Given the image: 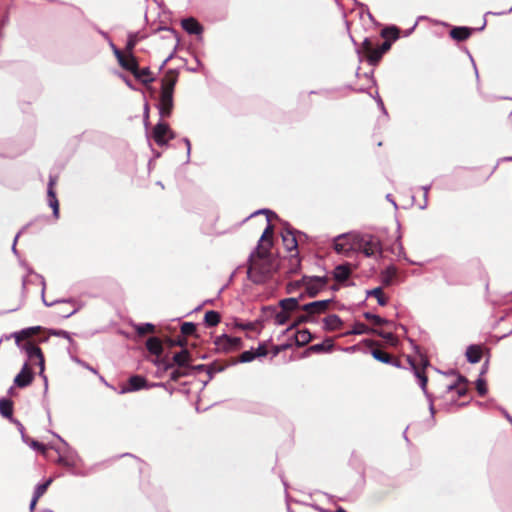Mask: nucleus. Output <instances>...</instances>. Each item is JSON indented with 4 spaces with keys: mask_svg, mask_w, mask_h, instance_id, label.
<instances>
[{
    "mask_svg": "<svg viewBox=\"0 0 512 512\" xmlns=\"http://www.w3.org/2000/svg\"><path fill=\"white\" fill-rule=\"evenodd\" d=\"M248 262L247 277L255 284L265 283L277 268L271 253L261 245L250 254Z\"/></svg>",
    "mask_w": 512,
    "mask_h": 512,
    "instance_id": "1",
    "label": "nucleus"
},
{
    "mask_svg": "<svg viewBox=\"0 0 512 512\" xmlns=\"http://www.w3.org/2000/svg\"><path fill=\"white\" fill-rule=\"evenodd\" d=\"M178 80L176 70H168L161 80V92L159 95L157 109L162 119L171 116L174 107V88Z\"/></svg>",
    "mask_w": 512,
    "mask_h": 512,
    "instance_id": "2",
    "label": "nucleus"
},
{
    "mask_svg": "<svg viewBox=\"0 0 512 512\" xmlns=\"http://www.w3.org/2000/svg\"><path fill=\"white\" fill-rule=\"evenodd\" d=\"M39 329V326L23 329L20 332H16L14 334V338L16 344L20 346L22 350L25 351L28 361H30L32 364L39 366V375H43V370L45 369V361L41 349L35 344H33L31 341H27L26 343L20 345V342L22 340L31 337Z\"/></svg>",
    "mask_w": 512,
    "mask_h": 512,
    "instance_id": "3",
    "label": "nucleus"
},
{
    "mask_svg": "<svg viewBox=\"0 0 512 512\" xmlns=\"http://www.w3.org/2000/svg\"><path fill=\"white\" fill-rule=\"evenodd\" d=\"M359 234L347 233L337 236L334 239V249L339 254L348 255L352 251H356Z\"/></svg>",
    "mask_w": 512,
    "mask_h": 512,
    "instance_id": "4",
    "label": "nucleus"
},
{
    "mask_svg": "<svg viewBox=\"0 0 512 512\" xmlns=\"http://www.w3.org/2000/svg\"><path fill=\"white\" fill-rule=\"evenodd\" d=\"M391 47V43L386 40L379 47L374 48L370 39L366 38L362 43V49L367 56L370 64L375 65L379 62L385 52Z\"/></svg>",
    "mask_w": 512,
    "mask_h": 512,
    "instance_id": "5",
    "label": "nucleus"
},
{
    "mask_svg": "<svg viewBox=\"0 0 512 512\" xmlns=\"http://www.w3.org/2000/svg\"><path fill=\"white\" fill-rule=\"evenodd\" d=\"M357 239L356 250L361 251L365 256L372 257L381 252L380 241L375 236L359 234Z\"/></svg>",
    "mask_w": 512,
    "mask_h": 512,
    "instance_id": "6",
    "label": "nucleus"
},
{
    "mask_svg": "<svg viewBox=\"0 0 512 512\" xmlns=\"http://www.w3.org/2000/svg\"><path fill=\"white\" fill-rule=\"evenodd\" d=\"M216 349L220 352H231L241 347L242 341L239 337H230L226 334L218 336L214 340Z\"/></svg>",
    "mask_w": 512,
    "mask_h": 512,
    "instance_id": "7",
    "label": "nucleus"
},
{
    "mask_svg": "<svg viewBox=\"0 0 512 512\" xmlns=\"http://www.w3.org/2000/svg\"><path fill=\"white\" fill-rule=\"evenodd\" d=\"M332 303V299L313 301L307 304H304L301 309L307 313V315H303L299 318L298 322L307 321L309 316L314 314H320L325 312L329 305Z\"/></svg>",
    "mask_w": 512,
    "mask_h": 512,
    "instance_id": "8",
    "label": "nucleus"
},
{
    "mask_svg": "<svg viewBox=\"0 0 512 512\" xmlns=\"http://www.w3.org/2000/svg\"><path fill=\"white\" fill-rule=\"evenodd\" d=\"M260 213L266 214L267 226L260 237L258 245H261V246H263L264 249L269 250V248L272 245L271 237L273 234V226L270 224V221H271L272 217L277 218V215L267 209L259 210V211L255 212L254 215L260 214ZM251 216H253V214Z\"/></svg>",
    "mask_w": 512,
    "mask_h": 512,
    "instance_id": "9",
    "label": "nucleus"
},
{
    "mask_svg": "<svg viewBox=\"0 0 512 512\" xmlns=\"http://www.w3.org/2000/svg\"><path fill=\"white\" fill-rule=\"evenodd\" d=\"M174 133L168 126V124L160 121L153 129V139L159 146H164L170 139H173Z\"/></svg>",
    "mask_w": 512,
    "mask_h": 512,
    "instance_id": "10",
    "label": "nucleus"
},
{
    "mask_svg": "<svg viewBox=\"0 0 512 512\" xmlns=\"http://www.w3.org/2000/svg\"><path fill=\"white\" fill-rule=\"evenodd\" d=\"M34 379V373L27 362L24 363L20 372L14 378V386L18 388H26Z\"/></svg>",
    "mask_w": 512,
    "mask_h": 512,
    "instance_id": "11",
    "label": "nucleus"
},
{
    "mask_svg": "<svg viewBox=\"0 0 512 512\" xmlns=\"http://www.w3.org/2000/svg\"><path fill=\"white\" fill-rule=\"evenodd\" d=\"M305 290L310 296H315L325 288L327 279L324 277H309L304 278Z\"/></svg>",
    "mask_w": 512,
    "mask_h": 512,
    "instance_id": "12",
    "label": "nucleus"
},
{
    "mask_svg": "<svg viewBox=\"0 0 512 512\" xmlns=\"http://www.w3.org/2000/svg\"><path fill=\"white\" fill-rule=\"evenodd\" d=\"M0 414L4 417V418H7V419H10L12 422H14L21 434L23 435V430H24V427L23 425L17 421V420H14L12 418V414H13V403L11 400L9 399H6V398H1L0 399Z\"/></svg>",
    "mask_w": 512,
    "mask_h": 512,
    "instance_id": "13",
    "label": "nucleus"
},
{
    "mask_svg": "<svg viewBox=\"0 0 512 512\" xmlns=\"http://www.w3.org/2000/svg\"><path fill=\"white\" fill-rule=\"evenodd\" d=\"M116 58L120 66L131 73L138 67V62L132 54L125 56L121 51H116Z\"/></svg>",
    "mask_w": 512,
    "mask_h": 512,
    "instance_id": "14",
    "label": "nucleus"
},
{
    "mask_svg": "<svg viewBox=\"0 0 512 512\" xmlns=\"http://www.w3.org/2000/svg\"><path fill=\"white\" fill-rule=\"evenodd\" d=\"M146 387V380L142 376L134 375L128 380V385L123 387L120 391L121 394L138 391Z\"/></svg>",
    "mask_w": 512,
    "mask_h": 512,
    "instance_id": "15",
    "label": "nucleus"
},
{
    "mask_svg": "<svg viewBox=\"0 0 512 512\" xmlns=\"http://www.w3.org/2000/svg\"><path fill=\"white\" fill-rule=\"evenodd\" d=\"M54 185H55V179L53 177H50V180H49V183H48V191H47L48 203H49V206L53 210V215L56 218H58V216H59V202H58V200L56 198V194H55V191L53 189Z\"/></svg>",
    "mask_w": 512,
    "mask_h": 512,
    "instance_id": "16",
    "label": "nucleus"
},
{
    "mask_svg": "<svg viewBox=\"0 0 512 512\" xmlns=\"http://www.w3.org/2000/svg\"><path fill=\"white\" fill-rule=\"evenodd\" d=\"M295 234L296 231L289 227L282 232V240L288 251H294L297 249L298 241Z\"/></svg>",
    "mask_w": 512,
    "mask_h": 512,
    "instance_id": "17",
    "label": "nucleus"
},
{
    "mask_svg": "<svg viewBox=\"0 0 512 512\" xmlns=\"http://www.w3.org/2000/svg\"><path fill=\"white\" fill-rule=\"evenodd\" d=\"M371 354H372L373 358L376 359L379 362H382V363H385V364H390V365H393L395 367H400V362L398 360L393 359L391 355H389L388 353L383 352L380 349L372 350Z\"/></svg>",
    "mask_w": 512,
    "mask_h": 512,
    "instance_id": "18",
    "label": "nucleus"
},
{
    "mask_svg": "<svg viewBox=\"0 0 512 512\" xmlns=\"http://www.w3.org/2000/svg\"><path fill=\"white\" fill-rule=\"evenodd\" d=\"M324 329L328 331L338 330L342 327L343 321L336 314L328 315L323 320Z\"/></svg>",
    "mask_w": 512,
    "mask_h": 512,
    "instance_id": "19",
    "label": "nucleus"
},
{
    "mask_svg": "<svg viewBox=\"0 0 512 512\" xmlns=\"http://www.w3.org/2000/svg\"><path fill=\"white\" fill-rule=\"evenodd\" d=\"M182 27L187 33L195 35L201 34L203 30L202 26L194 18L183 19Z\"/></svg>",
    "mask_w": 512,
    "mask_h": 512,
    "instance_id": "20",
    "label": "nucleus"
},
{
    "mask_svg": "<svg viewBox=\"0 0 512 512\" xmlns=\"http://www.w3.org/2000/svg\"><path fill=\"white\" fill-rule=\"evenodd\" d=\"M398 271L394 265L387 266L381 273V279L384 285H391L397 277Z\"/></svg>",
    "mask_w": 512,
    "mask_h": 512,
    "instance_id": "21",
    "label": "nucleus"
},
{
    "mask_svg": "<svg viewBox=\"0 0 512 512\" xmlns=\"http://www.w3.org/2000/svg\"><path fill=\"white\" fill-rule=\"evenodd\" d=\"M374 328H369L364 323L356 322L352 329L341 334V336H348V335H363V334H373Z\"/></svg>",
    "mask_w": 512,
    "mask_h": 512,
    "instance_id": "22",
    "label": "nucleus"
},
{
    "mask_svg": "<svg viewBox=\"0 0 512 512\" xmlns=\"http://www.w3.org/2000/svg\"><path fill=\"white\" fill-rule=\"evenodd\" d=\"M147 350L156 356H160L163 352L162 342L156 337H150L146 342Z\"/></svg>",
    "mask_w": 512,
    "mask_h": 512,
    "instance_id": "23",
    "label": "nucleus"
},
{
    "mask_svg": "<svg viewBox=\"0 0 512 512\" xmlns=\"http://www.w3.org/2000/svg\"><path fill=\"white\" fill-rule=\"evenodd\" d=\"M472 29L468 27H454L450 36L457 41H464L471 35Z\"/></svg>",
    "mask_w": 512,
    "mask_h": 512,
    "instance_id": "24",
    "label": "nucleus"
},
{
    "mask_svg": "<svg viewBox=\"0 0 512 512\" xmlns=\"http://www.w3.org/2000/svg\"><path fill=\"white\" fill-rule=\"evenodd\" d=\"M363 316L365 317V319L372 321L375 325H378V326H380V325H387V326H389L391 328H396L397 327V325L394 322H392L390 320H387L385 318H382V317H380L378 315H375V314H373L371 312H365L363 314Z\"/></svg>",
    "mask_w": 512,
    "mask_h": 512,
    "instance_id": "25",
    "label": "nucleus"
},
{
    "mask_svg": "<svg viewBox=\"0 0 512 512\" xmlns=\"http://www.w3.org/2000/svg\"><path fill=\"white\" fill-rule=\"evenodd\" d=\"M482 351L480 346L470 345L466 350V357L470 363H478L481 360Z\"/></svg>",
    "mask_w": 512,
    "mask_h": 512,
    "instance_id": "26",
    "label": "nucleus"
},
{
    "mask_svg": "<svg viewBox=\"0 0 512 512\" xmlns=\"http://www.w3.org/2000/svg\"><path fill=\"white\" fill-rule=\"evenodd\" d=\"M173 361L177 366L186 368L190 362V354L184 349L173 356Z\"/></svg>",
    "mask_w": 512,
    "mask_h": 512,
    "instance_id": "27",
    "label": "nucleus"
},
{
    "mask_svg": "<svg viewBox=\"0 0 512 512\" xmlns=\"http://www.w3.org/2000/svg\"><path fill=\"white\" fill-rule=\"evenodd\" d=\"M137 80H140L144 84L152 82L154 79L151 77L149 68L139 69V66L132 73Z\"/></svg>",
    "mask_w": 512,
    "mask_h": 512,
    "instance_id": "28",
    "label": "nucleus"
},
{
    "mask_svg": "<svg viewBox=\"0 0 512 512\" xmlns=\"http://www.w3.org/2000/svg\"><path fill=\"white\" fill-rule=\"evenodd\" d=\"M280 306L282 308V311L288 314L300 307L299 302L296 298L283 299L280 301Z\"/></svg>",
    "mask_w": 512,
    "mask_h": 512,
    "instance_id": "29",
    "label": "nucleus"
},
{
    "mask_svg": "<svg viewBox=\"0 0 512 512\" xmlns=\"http://www.w3.org/2000/svg\"><path fill=\"white\" fill-rule=\"evenodd\" d=\"M373 334H376L377 336L381 337L392 346H396L398 344V339L392 332H385L383 330H378L374 328Z\"/></svg>",
    "mask_w": 512,
    "mask_h": 512,
    "instance_id": "30",
    "label": "nucleus"
},
{
    "mask_svg": "<svg viewBox=\"0 0 512 512\" xmlns=\"http://www.w3.org/2000/svg\"><path fill=\"white\" fill-rule=\"evenodd\" d=\"M367 296H373L377 299V302L380 306H385L388 303V299L384 296L383 290L381 287H376L372 290L367 291Z\"/></svg>",
    "mask_w": 512,
    "mask_h": 512,
    "instance_id": "31",
    "label": "nucleus"
},
{
    "mask_svg": "<svg viewBox=\"0 0 512 512\" xmlns=\"http://www.w3.org/2000/svg\"><path fill=\"white\" fill-rule=\"evenodd\" d=\"M334 343L331 339H326L322 343L311 346V350L314 352H331L333 350Z\"/></svg>",
    "mask_w": 512,
    "mask_h": 512,
    "instance_id": "32",
    "label": "nucleus"
},
{
    "mask_svg": "<svg viewBox=\"0 0 512 512\" xmlns=\"http://www.w3.org/2000/svg\"><path fill=\"white\" fill-rule=\"evenodd\" d=\"M350 275V269L346 265H338L334 270V276L338 281H345Z\"/></svg>",
    "mask_w": 512,
    "mask_h": 512,
    "instance_id": "33",
    "label": "nucleus"
},
{
    "mask_svg": "<svg viewBox=\"0 0 512 512\" xmlns=\"http://www.w3.org/2000/svg\"><path fill=\"white\" fill-rule=\"evenodd\" d=\"M204 321L207 326H216L220 322V315L216 311H207L204 316Z\"/></svg>",
    "mask_w": 512,
    "mask_h": 512,
    "instance_id": "34",
    "label": "nucleus"
},
{
    "mask_svg": "<svg viewBox=\"0 0 512 512\" xmlns=\"http://www.w3.org/2000/svg\"><path fill=\"white\" fill-rule=\"evenodd\" d=\"M382 37H391L393 40L399 38V29L396 26L385 27L381 32Z\"/></svg>",
    "mask_w": 512,
    "mask_h": 512,
    "instance_id": "35",
    "label": "nucleus"
},
{
    "mask_svg": "<svg viewBox=\"0 0 512 512\" xmlns=\"http://www.w3.org/2000/svg\"><path fill=\"white\" fill-rule=\"evenodd\" d=\"M135 330L139 335H144L146 333L154 332L155 326L151 323L138 324L135 326Z\"/></svg>",
    "mask_w": 512,
    "mask_h": 512,
    "instance_id": "36",
    "label": "nucleus"
},
{
    "mask_svg": "<svg viewBox=\"0 0 512 512\" xmlns=\"http://www.w3.org/2000/svg\"><path fill=\"white\" fill-rule=\"evenodd\" d=\"M51 482H52V479H48L46 482L38 484L34 490L33 497L39 499L46 492V490L49 487V485L51 484Z\"/></svg>",
    "mask_w": 512,
    "mask_h": 512,
    "instance_id": "37",
    "label": "nucleus"
},
{
    "mask_svg": "<svg viewBox=\"0 0 512 512\" xmlns=\"http://www.w3.org/2000/svg\"><path fill=\"white\" fill-rule=\"evenodd\" d=\"M196 332V325L192 322H185L181 326V333L185 336L193 335Z\"/></svg>",
    "mask_w": 512,
    "mask_h": 512,
    "instance_id": "38",
    "label": "nucleus"
},
{
    "mask_svg": "<svg viewBox=\"0 0 512 512\" xmlns=\"http://www.w3.org/2000/svg\"><path fill=\"white\" fill-rule=\"evenodd\" d=\"M310 339H311V334L308 330H302L297 333L296 340H297L298 344L304 345V344L308 343L310 341Z\"/></svg>",
    "mask_w": 512,
    "mask_h": 512,
    "instance_id": "39",
    "label": "nucleus"
},
{
    "mask_svg": "<svg viewBox=\"0 0 512 512\" xmlns=\"http://www.w3.org/2000/svg\"><path fill=\"white\" fill-rule=\"evenodd\" d=\"M255 358H256V354L254 353V351L247 350V351H244L241 353V355L239 357V362L248 363V362H251L252 360H254Z\"/></svg>",
    "mask_w": 512,
    "mask_h": 512,
    "instance_id": "40",
    "label": "nucleus"
},
{
    "mask_svg": "<svg viewBox=\"0 0 512 512\" xmlns=\"http://www.w3.org/2000/svg\"><path fill=\"white\" fill-rule=\"evenodd\" d=\"M415 376L419 380V385L422 388V390L426 393V385H427V377L413 365Z\"/></svg>",
    "mask_w": 512,
    "mask_h": 512,
    "instance_id": "41",
    "label": "nucleus"
},
{
    "mask_svg": "<svg viewBox=\"0 0 512 512\" xmlns=\"http://www.w3.org/2000/svg\"><path fill=\"white\" fill-rule=\"evenodd\" d=\"M290 315L284 311H280L275 316V321L278 325H284L289 320Z\"/></svg>",
    "mask_w": 512,
    "mask_h": 512,
    "instance_id": "42",
    "label": "nucleus"
},
{
    "mask_svg": "<svg viewBox=\"0 0 512 512\" xmlns=\"http://www.w3.org/2000/svg\"><path fill=\"white\" fill-rule=\"evenodd\" d=\"M476 389L480 396H484L487 393L486 381L482 378H479L476 381Z\"/></svg>",
    "mask_w": 512,
    "mask_h": 512,
    "instance_id": "43",
    "label": "nucleus"
},
{
    "mask_svg": "<svg viewBox=\"0 0 512 512\" xmlns=\"http://www.w3.org/2000/svg\"><path fill=\"white\" fill-rule=\"evenodd\" d=\"M58 462L64 466L73 467L75 466V460L72 456L66 457V456H59Z\"/></svg>",
    "mask_w": 512,
    "mask_h": 512,
    "instance_id": "44",
    "label": "nucleus"
},
{
    "mask_svg": "<svg viewBox=\"0 0 512 512\" xmlns=\"http://www.w3.org/2000/svg\"><path fill=\"white\" fill-rule=\"evenodd\" d=\"M40 278H41V283H42V285H43V288H42V298H43V303H44L46 306H48V307L52 306L54 303H61L62 301H56V302H50V303H49V302H47V301L45 300V298H44L45 281H44L43 277H41V276H40ZM64 302H65V303H70V304L75 305V301H74V300H67V301H64Z\"/></svg>",
    "mask_w": 512,
    "mask_h": 512,
    "instance_id": "45",
    "label": "nucleus"
},
{
    "mask_svg": "<svg viewBox=\"0 0 512 512\" xmlns=\"http://www.w3.org/2000/svg\"><path fill=\"white\" fill-rule=\"evenodd\" d=\"M431 186L430 185H425V186H422L421 189L423 190V197H424V201H423V204L420 205V209L424 210L426 209L427 205H428V193H429V190H430Z\"/></svg>",
    "mask_w": 512,
    "mask_h": 512,
    "instance_id": "46",
    "label": "nucleus"
},
{
    "mask_svg": "<svg viewBox=\"0 0 512 512\" xmlns=\"http://www.w3.org/2000/svg\"><path fill=\"white\" fill-rule=\"evenodd\" d=\"M223 370H224V368H223L221 365L214 363V364H212V365L210 366V368H209V371H208V372L211 374V373L221 372V371H223Z\"/></svg>",
    "mask_w": 512,
    "mask_h": 512,
    "instance_id": "47",
    "label": "nucleus"
},
{
    "mask_svg": "<svg viewBox=\"0 0 512 512\" xmlns=\"http://www.w3.org/2000/svg\"><path fill=\"white\" fill-rule=\"evenodd\" d=\"M256 354V358L257 357H264L267 355V350L264 346L260 345L258 347V349L254 352Z\"/></svg>",
    "mask_w": 512,
    "mask_h": 512,
    "instance_id": "48",
    "label": "nucleus"
},
{
    "mask_svg": "<svg viewBox=\"0 0 512 512\" xmlns=\"http://www.w3.org/2000/svg\"><path fill=\"white\" fill-rule=\"evenodd\" d=\"M137 39L135 36H130L127 42V49L131 51L136 45Z\"/></svg>",
    "mask_w": 512,
    "mask_h": 512,
    "instance_id": "49",
    "label": "nucleus"
},
{
    "mask_svg": "<svg viewBox=\"0 0 512 512\" xmlns=\"http://www.w3.org/2000/svg\"><path fill=\"white\" fill-rule=\"evenodd\" d=\"M31 447H32L33 449L39 450V451H41V452H44V451H45V447H44V445H43V444H41V443H40V442H38V441H35V440H33V441L31 442Z\"/></svg>",
    "mask_w": 512,
    "mask_h": 512,
    "instance_id": "50",
    "label": "nucleus"
},
{
    "mask_svg": "<svg viewBox=\"0 0 512 512\" xmlns=\"http://www.w3.org/2000/svg\"><path fill=\"white\" fill-rule=\"evenodd\" d=\"M75 362H77L78 364L82 365L83 367H85L86 369H88L89 371H91L92 373L96 374L97 371L96 369H94L93 367H91L89 364L81 361L80 359L76 358L75 359Z\"/></svg>",
    "mask_w": 512,
    "mask_h": 512,
    "instance_id": "51",
    "label": "nucleus"
},
{
    "mask_svg": "<svg viewBox=\"0 0 512 512\" xmlns=\"http://www.w3.org/2000/svg\"><path fill=\"white\" fill-rule=\"evenodd\" d=\"M55 334L71 341V336H70L69 332H67V331L60 330V331L56 332Z\"/></svg>",
    "mask_w": 512,
    "mask_h": 512,
    "instance_id": "52",
    "label": "nucleus"
},
{
    "mask_svg": "<svg viewBox=\"0 0 512 512\" xmlns=\"http://www.w3.org/2000/svg\"><path fill=\"white\" fill-rule=\"evenodd\" d=\"M118 75H119V77H121V78L123 79V81L126 83V85H127L129 88H131V89H135L130 79H128L125 75H123V74H121V73H119Z\"/></svg>",
    "mask_w": 512,
    "mask_h": 512,
    "instance_id": "53",
    "label": "nucleus"
},
{
    "mask_svg": "<svg viewBox=\"0 0 512 512\" xmlns=\"http://www.w3.org/2000/svg\"><path fill=\"white\" fill-rule=\"evenodd\" d=\"M183 375H184V374H183V373H181L179 370H174V371H172V373H171V379L176 381V380H178L180 377H182Z\"/></svg>",
    "mask_w": 512,
    "mask_h": 512,
    "instance_id": "54",
    "label": "nucleus"
},
{
    "mask_svg": "<svg viewBox=\"0 0 512 512\" xmlns=\"http://www.w3.org/2000/svg\"><path fill=\"white\" fill-rule=\"evenodd\" d=\"M148 117H149V106H148V104H145V106H144V122H145L146 126L148 124Z\"/></svg>",
    "mask_w": 512,
    "mask_h": 512,
    "instance_id": "55",
    "label": "nucleus"
},
{
    "mask_svg": "<svg viewBox=\"0 0 512 512\" xmlns=\"http://www.w3.org/2000/svg\"><path fill=\"white\" fill-rule=\"evenodd\" d=\"M183 141H184V143L186 145V148H187V157L189 158L190 153H191V143H190V140L188 138H184Z\"/></svg>",
    "mask_w": 512,
    "mask_h": 512,
    "instance_id": "56",
    "label": "nucleus"
},
{
    "mask_svg": "<svg viewBox=\"0 0 512 512\" xmlns=\"http://www.w3.org/2000/svg\"><path fill=\"white\" fill-rule=\"evenodd\" d=\"M79 310V307H74L71 311L64 314V317H70L71 315L75 314Z\"/></svg>",
    "mask_w": 512,
    "mask_h": 512,
    "instance_id": "57",
    "label": "nucleus"
},
{
    "mask_svg": "<svg viewBox=\"0 0 512 512\" xmlns=\"http://www.w3.org/2000/svg\"><path fill=\"white\" fill-rule=\"evenodd\" d=\"M37 501H38V498H35V497L32 498L31 503H30V507H29L31 512L34 510Z\"/></svg>",
    "mask_w": 512,
    "mask_h": 512,
    "instance_id": "58",
    "label": "nucleus"
},
{
    "mask_svg": "<svg viewBox=\"0 0 512 512\" xmlns=\"http://www.w3.org/2000/svg\"><path fill=\"white\" fill-rule=\"evenodd\" d=\"M20 235V232L16 234L15 238H14V242H13V245H12V251L16 254L17 253V250H16V242L18 240V237Z\"/></svg>",
    "mask_w": 512,
    "mask_h": 512,
    "instance_id": "59",
    "label": "nucleus"
},
{
    "mask_svg": "<svg viewBox=\"0 0 512 512\" xmlns=\"http://www.w3.org/2000/svg\"><path fill=\"white\" fill-rule=\"evenodd\" d=\"M40 376L44 380V391L47 392V390H48V379H47V377H46V375L44 373H43V375H40Z\"/></svg>",
    "mask_w": 512,
    "mask_h": 512,
    "instance_id": "60",
    "label": "nucleus"
},
{
    "mask_svg": "<svg viewBox=\"0 0 512 512\" xmlns=\"http://www.w3.org/2000/svg\"><path fill=\"white\" fill-rule=\"evenodd\" d=\"M97 31L99 32V34H100V35H101L105 40H107V41H109V40H110V37H109V35H108L106 32H104V31H102V30H100V29H97Z\"/></svg>",
    "mask_w": 512,
    "mask_h": 512,
    "instance_id": "61",
    "label": "nucleus"
},
{
    "mask_svg": "<svg viewBox=\"0 0 512 512\" xmlns=\"http://www.w3.org/2000/svg\"><path fill=\"white\" fill-rule=\"evenodd\" d=\"M108 43H109L111 49L113 50L114 55L116 56V51H120V50L115 46V44L112 42L111 39L108 41Z\"/></svg>",
    "mask_w": 512,
    "mask_h": 512,
    "instance_id": "62",
    "label": "nucleus"
},
{
    "mask_svg": "<svg viewBox=\"0 0 512 512\" xmlns=\"http://www.w3.org/2000/svg\"><path fill=\"white\" fill-rule=\"evenodd\" d=\"M173 57V54H170L162 63L161 68H163Z\"/></svg>",
    "mask_w": 512,
    "mask_h": 512,
    "instance_id": "63",
    "label": "nucleus"
},
{
    "mask_svg": "<svg viewBox=\"0 0 512 512\" xmlns=\"http://www.w3.org/2000/svg\"><path fill=\"white\" fill-rule=\"evenodd\" d=\"M503 414L506 417V419L512 424V417L505 410H503Z\"/></svg>",
    "mask_w": 512,
    "mask_h": 512,
    "instance_id": "64",
    "label": "nucleus"
}]
</instances>
